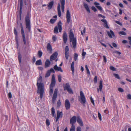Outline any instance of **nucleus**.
<instances>
[{
  "label": "nucleus",
  "mask_w": 131,
  "mask_h": 131,
  "mask_svg": "<svg viewBox=\"0 0 131 131\" xmlns=\"http://www.w3.org/2000/svg\"><path fill=\"white\" fill-rule=\"evenodd\" d=\"M56 83V81L54 75H53L52 77L51 83L50 85V86L53 87L55 85Z\"/></svg>",
  "instance_id": "obj_12"
},
{
  "label": "nucleus",
  "mask_w": 131,
  "mask_h": 131,
  "mask_svg": "<svg viewBox=\"0 0 131 131\" xmlns=\"http://www.w3.org/2000/svg\"><path fill=\"white\" fill-rule=\"evenodd\" d=\"M81 128L80 127H78L77 128V131H81Z\"/></svg>",
  "instance_id": "obj_62"
},
{
  "label": "nucleus",
  "mask_w": 131,
  "mask_h": 131,
  "mask_svg": "<svg viewBox=\"0 0 131 131\" xmlns=\"http://www.w3.org/2000/svg\"><path fill=\"white\" fill-rule=\"evenodd\" d=\"M91 9L92 10H93L94 12H95L97 11V10L96 8L94 6H92L91 7Z\"/></svg>",
  "instance_id": "obj_45"
},
{
  "label": "nucleus",
  "mask_w": 131,
  "mask_h": 131,
  "mask_svg": "<svg viewBox=\"0 0 131 131\" xmlns=\"http://www.w3.org/2000/svg\"><path fill=\"white\" fill-rule=\"evenodd\" d=\"M127 99H131V95L130 94H128L127 96Z\"/></svg>",
  "instance_id": "obj_59"
},
{
  "label": "nucleus",
  "mask_w": 131,
  "mask_h": 131,
  "mask_svg": "<svg viewBox=\"0 0 131 131\" xmlns=\"http://www.w3.org/2000/svg\"><path fill=\"white\" fill-rule=\"evenodd\" d=\"M115 22L117 24L119 25L120 26L122 25V24L119 21H115Z\"/></svg>",
  "instance_id": "obj_58"
},
{
  "label": "nucleus",
  "mask_w": 131,
  "mask_h": 131,
  "mask_svg": "<svg viewBox=\"0 0 131 131\" xmlns=\"http://www.w3.org/2000/svg\"><path fill=\"white\" fill-rule=\"evenodd\" d=\"M113 75L114 77L116 78L119 79H120V78L118 74L116 73H114L113 74Z\"/></svg>",
  "instance_id": "obj_35"
},
{
  "label": "nucleus",
  "mask_w": 131,
  "mask_h": 131,
  "mask_svg": "<svg viewBox=\"0 0 131 131\" xmlns=\"http://www.w3.org/2000/svg\"><path fill=\"white\" fill-rule=\"evenodd\" d=\"M53 68L56 71H59L61 72H63V71L61 68L58 67L57 64H56L54 66Z\"/></svg>",
  "instance_id": "obj_17"
},
{
  "label": "nucleus",
  "mask_w": 131,
  "mask_h": 131,
  "mask_svg": "<svg viewBox=\"0 0 131 131\" xmlns=\"http://www.w3.org/2000/svg\"><path fill=\"white\" fill-rule=\"evenodd\" d=\"M23 4V0H20V14L21 15V9L22 8Z\"/></svg>",
  "instance_id": "obj_25"
},
{
  "label": "nucleus",
  "mask_w": 131,
  "mask_h": 131,
  "mask_svg": "<svg viewBox=\"0 0 131 131\" xmlns=\"http://www.w3.org/2000/svg\"><path fill=\"white\" fill-rule=\"evenodd\" d=\"M74 61H73L71 63V69L72 73H73L74 72Z\"/></svg>",
  "instance_id": "obj_27"
},
{
  "label": "nucleus",
  "mask_w": 131,
  "mask_h": 131,
  "mask_svg": "<svg viewBox=\"0 0 131 131\" xmlns=\"http://www.w3.org/2000/svg\"><path fill=\"white\" fill-rule=\"evenodd\" d=\"M90 100H91V101L93 105H94V101L93 100V99H92V98L91 96L90 97Z\"/></svg>",
  "instance_id": "obj_54"
},
{
  "label": "nucleus",
  "mask_w": 131,
  "mask_h": 131,
  "mask_svg": "<svg viewBox=\"0 0 131 131\" xmlns=\"http://www.w3.org/2000/svg\"><path fill=\"white\" fill-rule=\"evenodd\" d=\"M77 122L81 126H83V123L82 120L81 119L80 117L79 116H77Z\"/></svg>",
  "instance_id": "obj_16"
},
{
  "label": "nucleus",
  "mask_w": 131,
  "mask_h": 131,
  "mask_svg": "<svg viewBox=\"0 0 131 131\" xmlns=\"http://www.w3.org/2000/svg\"><path fill=\"white\" fill-rule=\"evenodd\" d=\"M63 38L64 43H66L67 40V36L66 32H64L63 34Z\"/></svg>",
  "instance_id": "obj_19"
},
{
  "label": "nucleus",
  "mask_w": 131,
  "mask_h": 131,
  "mask_svg": "<svg viewBox=\"0 0 131 131\" xmlns=\"http://www.w3.org/2000/svg\"><path fill=\"white\" fill-rule=\"evenodd\" d=\"M61 9L62 12H64V5H65V0H61Z\"/></svg>",
  "instance_id": "obj_20"
},
{
  "label": "nucleus",
  "mask_w": 131,
  "mask_h": 131,
  "mask_svg": "<svg viewBox=\"0 0 131 131\" xmlns=\"http://www.w3.org/2000/svg\"><path fill=\"white\" fill-rule=\"evenodd\" d=\"M15 40L17 45H18V36H15Z\"/></svg>",
  "instance_id": "obj_48"
},
{
  "label": "nucleus",
  "mask_w": 131,
  "mask_h": 131,
  "mask_svg": "<svg viewBox=\"0 0 131 131\" xmlns=\"http://www.w3.org/2000/svg\"><path fill=\"white\" fill-rule=\"evenodd\" d=\"M69 37L70 42L72 41V45L74 48L76 47L77 41L76 38L74 37V35L72 32L70 31L69 34Z\"/></svg>",
  "instance_id": "obj_2"
},
{
  "label": "nucleus",
  "mask_w": 131,
  "mask_h": 131,
  "mask_svg": "<svg viewBox=\"0 0 131 131\" xmlns=\"http://www.w3.org/2000/svg\"><path fill=\"white\" fill-rule=\"evenodd\" d=\"M56 19H51L50 20V22L52 23L53 24L56 21Z\"/></svg>",
  "instance_id": "obj_43"
},
{
  "label": "nucleus",
  "mask_w": 131,
  "mask_h": 131,
  "mask_svg": "<svg viewBox=\"0 0 131 131\" xmlns=\"http://www.w3.org/2000/svg\"><path fill=\"white\" fill-rule=\"evenodd\" d=\"M50 71L49 70H48V71H47L45 77L46 78H47L49 77L50 76Z\"/></svg>",
  "instance_id": "obj_31"
},
{
  "label": "nucleus",
  "mask_w": 131,
  "mask_h": 131,
  "mask_svg": "<svg viewBox=\"0 0 131 131\" xmlns=\"http://www.w3.org/2000/svg\"><path fill=\"white\" fill-rule=\"evenodd\" d=\"M114 52L116 53L117 54L119 55H120L121 54V52L117 51H115Z\"/></svg>",
  "instance_id": "obj_60"
},
{
  "label": "nucleus",
  "mask_w": 131,
  "mask_h": 131,
  "mask_svg": "<svg viewBox=\"0 0 131 131\" xmlns=\"http://www.w3.org/2000/svg\"><path fill=\"white\" fill-rule=\"evenodd\" d=\"M69 56V53H65V57L67 60Z\"/></svg>",
  "instance_id": "obj_50"
},
{
  "label": "nucleus",
  "mask_w": 131,
  "mask_h": 131,
  "mask_svg": "<svg viewBox=\"0 0 131 131\" xmlns=\"http://www.w3.org/2000/svg\"><path fill=\"white\" fill-rule=\"evenodd\" d=\"M64 105L66 109L67 110H68L70 108V104L69 100L68 99H66L65 100Z\"/></svg>",
  "instance_id": "obj_8"
},
{
  "label": "nucleus",
  "mask_w": 131,
  "mask_h": 131,
  "mask_svg": "<svg viewBox=\"0 0 131 131\" xmlns=\"http://www.w3.org/2000/svg\"><path fill=\"white\" fill-rule=\"evenodd\" d=\"M42 52L40 50L38 51V56L40 58L42 56Z\"/></svg>",
  "instance_id": "obj_37"
},
{
  "label": "nucleus",
  "mask_w": 131,
  "mask_h": 131,
  "mask_svg": "<svg viewBox=\"0 0 131 131\" xmlns=\"http://www.w3.org/2000/svg\"><path fill=\"white\" fill-rule=\"evenodd\" d=\"M75 128L74 125H72L71 127L70 131H75Z\"/></svg>",
  "instance_id": "obj_32"
},
{
  "label": "nucleus",
  "mask_w": 131,
  "mask_h": 131,
  "mask_svg": "<svg viewBox=\"0 0 131 131\" xmlns=\"http://www.w3.org/2000/svg\"><path fill=\"white\" fill-rule=\"evenodd\" d=\"M85 28H84L83 30V31H81V34L82 35H83V34L85 33Z\"/></svg>",
  "instance_id": "obj_51"
},
{
  "label": "nucleus",
  "mask_w": 131,
  "mask_h": 131,
  "mask_svg": "<svg viewBox=\"0 0 131 131\" xmlns=\"http://www.w3.org/2000/svg\"><path fill=\"white\" fill-rule=\"evenodd\" d=\"M80 96L81 99H79V100L81 103L84 104L86 102V99L84 94L82 91H81L80 92Z\"/></svg>",
  "instance_id": "obj_5"
},
{
  "label": "nucleus",
  "mask_w": 131,
  "mask_h": 131,
  "mask_svg": "<svg viewBox=\"0 0 131 131\" xmlns=\"http://www.w3.org/2000/svg\"><path fill=\"white\" fill-rule=\"evenodd\" d=\"M53 4L54 2L53 1L49 3L48 5V9L50 10L52 8L53 5Z\"/></svg>",
  "instance_id": "obj_22"
},
{
  "label": "nucleus",
  "mask_w": 131,
  "mask_h": 131,
  "mask_svg": "<svg viewBox=\"0 0 131 131\" xmlns=\"http://www.w3.org/2000/svg\"><path fill=\"white\" fill-rule=\"evenodd\" d=\"M69 51V49L68 46H67L66 47L65 50V53H69L68 51Z\"/></svg>",
  "instance_id": "obj_34"
},
{
  "label": "nucleus",
  "mask_w": 131,
  "mask_h": 131,
  "mask_svg": "<svg viewBox=\"0 0 131 131\" xmlns=\"http://www.w3.org/2000/svg\"><path fill=\"white\" fill-rule=\"evenodd\" d=\"M58 89H55V90L53 94H57Z\"/></svg>",
  "instance_id": "obj_63"
},
{
  "label": "nucleus",
  "mask_w": 131,
  "mask_h": 131,
  "mask_svg": "<svg viewBox=\"0 0 131 131\" xmlns=\"http://www.w3.org/2000/svg\"><path fill=\"white\" fill-rule=\"evenodd\" d=\"M37 93L40 94L41 99L42 98L44 93V85L42 82V78L40 76L37 80Z\"/></svg>",
  "instance_id": "obj_1"
},
{
  "label": "nucleus",
  "mask_w": 131,
  "mask_h": 131,
  "mask_svg": "<svg viewBox=\"0 0 131 131\" xmlns=\"http://www.w3.org/2000/svg\"><path fill=\"white\" fill-rule=\"evenodd\" d=\"M57 95L53 94L52 97V102L53 103H54L57 97Z\"/></svg>",
  "instance_id": "obj_29"
},
{
  "label": "nucleus",
  "mask_w": 131,
  "mask_h": 131,
  "mask_svg": "<svg viewBox=\"0 0 131 131\" xmlns=\"http://www.w3.org/2000/svg\"><path fill=\"white\" fill-rule=\"evenodd\" d=\"M58 79L59 82H60L61 80V77L60 75H58Z\"/></svg>",
  "instance_id": "obj_40"
},
{
  "label": "nucleus",
  "mask_w": 131,
  "mask_h": 131,
  "mask_svg": "<svg viewBox=\"0 0 131 131\" xmlns=\"http://www.w3.org/2000/svg\"><path fill=\"white\" fill-rule=\"evenodd\" d=\"M94 5H95L96 7L99 10H102V7L100 6V4L97 2H94Z\"/></svg>",
  "instance_id": "obj_18"
},
{
  "label": "nucleus",
  "mask_w": 131,
  "mask_h": 131,
  "mask_svg": "<svg viewBox=\"0 0 131 131\" xmlns=\"http://www.w3.org/2000/svg\"><path fill=\"white\" fill-rule=\"evenodd\" d=\"M103 88V81L102 80H101L100 81L99 83V88L97 89V90L98 92H99V91H101Z\"/></svg>",
  "instance_id": "obj_13"
},
{
  "label": "nucleus",
  "mask_w": 131,
  "mask_h": 131,
  "mask_svg": "<svg viewBox=\"0 0 131 131\" xmlns=\"http://www.w3.org/2000/svg\"><path fill=\"white\" fill-rule=\"evenodd\" d=\"M61 104V103L60 101V100H59L57 103V106H58L59 107L60 106Z\"/></svg>",
  "instance_id": "obj_56"
},
{
  "label": "nucleus",
  "mask_w": 131,
  "mask_h": 131,
  "mask_svg": "<svg viewBox=\"0 0 131 131\" xmlns=\"http://www.w3.org/2000/svg\"><path fill=\"white\" fill-rule=\"evenodd\" d=\"M51 62L49 59L46 60L45 63V67L47 68L50 65Z\"/></svg>",
  "instance_id": "obj_24"
},
{
  "label": "nucleus",
  "mask_w": 131,
  "mask_h": 131,
  "mask_svg": "<svg viewBox=\"0 0 131 131\" xmlns=\"http://www.w3.org/2000/svg\"><path fill=\"white\" fill-rule=\"evenodd\" d=\"M14 33L15 35V36H18L17 32L15 28L14 29Z\"/></svg>",
  "instance_id": "obj_41"
},
{
  "label": "nucleus",
  "mask_w": 131,
  "mask_h": 131,
  "mask_svg": "<svg viewBox=\"0 0 131 131\" xmlns=\"http://www.w3.org/2000/svg\"><path fill=\"white\" fill-rule=\"evenodd\" d=\"M58 54V53L57 52H55L53 53L50 57V61H52L55 59L57 58Z\"/></svg>",
  "instance_id": "obj_14"
},
{
  "label": "nucleus",
  "mask_w": 131,
  "mask_h": 131,
  "mask_svg": "<svg viewBox=\"0 0 131 131\" xmlns=\"http://www.w3.org/2000/svg\"><path fill=\"white\" fill-rule=\"evenodd\" d=\"M35 64L36 65H41L42 64L41 60L40 59L37 60Z\"/></svg>",
  "instance_id": "obj_28"
},
{
  "label": "nucleus",
  "mask_w": 131,
  "mask_h": 131,
  "mask_svg": "<svg viewBox=\"0 0 131 131\" xmlns=\"http://www.w3.org/2000/svg\"><path fill=\"white\" fill-rule=\"evenodd\" d=\"M66 18L67 23H69L71 20V15L69 10H67V11Z\"/></svg>",
  "instance_id": "obj_10"
},
{
  "label": "nucleus",
  "mask_w": 131,
  "mask_h": 131,
  "mask_svg": "<svg viewBox=\"0 0 131 131\" xmlns=\"http://www.w3.org/2000/svg\"><path fill=\"white\" fill-rule=\"evenodd\" d=\"M83 6L86 11L89 13H90V11L88 5L85 3H84Z\"/></svg>",
  "instance_id": "obj_23"
},
{
  "label": "nucleus",
  "mask_w": 131,
  "mask_h": 131,
  "mask_svg": "<svg viewBox=\"0 0 131 131\" xmlns=\"http://www.w3.org/2000/svg\"><path fill=\"white\" fill-rule=\"evenodd\" d=\"M103 25L104 26L106 27V28H109V27L107 25V22L105 23H104Z\"/></svg>",
  "instance_id": "obj_55"
},
{
  "label": "nucleus",
  "mask_w": 131,
  "mask_h": 131,
  "mask_svg": "<svg viewBox=\"0 0 131 131\" xmlns=\"http://www.w3.org/2000/svg\"><path fill=\"white\" fill-rule=\"evenodd\" d=\"M26 25V28L28 29L29 31H30V21L29 18L28 16H26L25 18Z\"/></svg>",
  "instance_id": "obj_4"
},
{
  "label": "nucleus",
  "mask_w": 131,
  "mask_h": 131,
  "mask_svg": "<svg viewBox=\"0 0 131 131\" xmlns=\"http://www.w3.org/2000/svg\"><path fill=\"white\" fill-rule=\"evenodd\" d=\"M8 97L9 99H11L12 98V93L10 92L8 93Z\"/></svg>",
  "instance_id": "obj_53"
},
{
  "label": "nucleus",
  "mask_w": 131,
  "mask_h": 131,
  "mask_svg": "<svg viewBox=\"0 0 131 131\" xmlns=\"http://www.w3.org/2000/svg\"><path fill=\"white\" fill-rule=\"evenodd\" d=\"M107 32L108 35L110 38H112L114 37L115 35L114 33L112 30H110V31H107Z\"/></svg>",
  "instance_id": "obj_15"
},
{
  "label": "nucleus",
  "mask_w": 131,
  "mask_h": 131,
  "mask_svg": "<svg viewBox=\"0 0 131 131\" xmlns=\"http://www.w3.org/2000/svg\"><path fill=\"white\" fill-rule=\"evenodd\" d=\"M118 90L120 92H124L122 88H118Z\"/></svg>",
  "instance_id": "obj_52"
},
{
  "label": "nucleus",
  "mask_w": 131,
  "mask_h": 131,
  "mask_svg": "<svg viewBox=\"0 0 131 131\" xmlns=\"http://www.w3.org/2000/svg\"><path fill=\"white\" fill-rule=\"evenodd\" d=\"M57 10L58 13V15L59 17H60L61 15V13L60 10V5L59 3L58 4V6L57 7Z\"/></svg>",
  "instance_id": "obj_21"
},
{
  "label": "nucleus",
  "mask_w": 131,
  "mask_h": 131,
  "mask_svg": "<svg viewBox=\"0 0 131 131\" xmlns=\"http://www.w3.org/2000/svg\"><path fill=\"white\" fill-rule=\"evenodd\" d=\"M52 39L54 41L56 40V37L55 36H53L52 37Z\"/></svg>",
  "instance_id": "obj_64"
},
{
  "label": "nucleus",
  "mask_w": 131,
  "mask_h": 131,
  "mask_svg": "<svg viewBox=\"0 0 131 131\" xmlns=\"http://www.w3.org/2000/svg\"><path fill=\"white\" fill-rule=\"evenodd\" d=\"M97 81V76H96L95 77L94 80V82L95 83H96Z\"/></svg>",
  "instance_id": "obj_44"
},
{
  "label": "nucleus",
  "mask_w": 131,
  "mask_h": 131,
  "mask_svg": "<svg viewBox=\"0 0 131 131\" xmlns=\"http://www.w3.org/2000/svg\"><path fill=\"white\" fill-rule=\"evenodd\" d=\"M62 24L61 21H59L58 23V26H55L54 28V33L57 34L58 33V28L59 31L60 32H61L62 30Z\"/></svg>",
  "instance_id": "obj_3"
},
{
  "label": "nucleus",
  "mask_w": 131,
  "mask_h": 131,
  "mask_svg": "<svg viewBox=\"0 0 131 131\" xmlns=\"http://www.w3.org/2000/svg\"><path fill=\"white\" fill-rule=\"evenodd\" d=\"M98 15L99 17H101L102 18H105V16H103L101 14H98Z\"/></svg>",
  "instance_id": "obj_57"
},
{
  "label": "nucleus",
  "mask_w": 131,
  "mask_h": 131,
  "mask_svg": "<svg viewBox=\"0 0 131 131\" xmlns=\"http://www.w3.org/2000/svg\"><path fill=\"white\" fill-rule=\"evenodd\" d=\"M53 87L52 86H50V87L49 94L51 96L52 95L53 93Z\"/></svg>",
  "instance_id": "obj_30"
},
{
  "label": "nucleus",
  "mask_w": 131,
  "mask_h": 131,
  "mask_svg": "<svg viewBox=\"0 0 131 131\" xmlns=\"http://www.w3.org/2000/svg\"><path fill=\"white\" fill-rule=\"evenodd\" d=\"M119 34H121L123 35H126V33L125 32L122 31H120L119 32Z\"/></svg>",
  "instance_id": "obj_38"
},
{
  "label": "nucleus",
  "mask_w": 131,
  "mask_h": 131,
  "mask_svg": "<svg viewBox=\"0 0 131 131\" xmlns=\"http://www.w3.org/2000/svg\"><path fill=\"white\" fill-rule=\"evenodd\" d=\"M15 40L17 45H18V36H15Z\"/></svg>",
  "instance_id": "obj_47"
},
{
  "label": "nucleus",
  "mask_w": 131,
  "mask_h": 131,
  "mask_svg": "<svg viewBox=\"0 0 131 131\" xmlns=\"http://www.w3.org/2000/svg\"><path fill=\"white\" fill-rule=\"evenodd\" d=\"M77 120V117L75 116H73L70 119V123L72 125H74V124L76 122Z\"/></svg>",
  "instance_id": "obj_11"
},
{
  "label": "nucleus",
  "mask_w": 131,
  "mask_h": 131,
  "mask_svg": "<svg viewBox=\"0 0 131 131\" xmlns=\"http://www.w3.org/2000/svg\"><path fill=\"white\" fill-rule=\"evenodd\" d=\"M55 113V110L54 107H53L51 109V114L53 117Z\"/></svg>",
  "instance_id": "obj_33"
},
{
  "label": "nucleus",
  "mask_w": 131,
  "mask_h": 131,
  "mask_svg": "<svg viewBox=\"0 0 131 131\" xmlns=\"http://www.w3.org/2000/svg\"><path fill=\"white\" fill-rule=\"evenodd\" d=\"M98 116L100 121L102 120V117L100 113L98 112Z\"/></svg>",
  "instance_id": "obj_46"
},
{
  "label": "nucleus",
  "mask_w": 131,
  "mask_h": 131,
  "mask_svg": "<svg viewBox=\"0 0 131 131\" xmlns=\"http://www.w3.org/2000/svg\"><path fill=\"white\" fill-rule=\"evenodd\" d=\"M62 116V112H60L58 111L57 112V117L56 118L55 121L57 122L58 121L59 118H61Z\"/></svg>",
  "instance_id": "obj_9"
},
{
  "label": "nucleus",
  "mask_w": 131,
  "mask_h": 131,
  "mask_svg": "<svg viewBox=\"0 0 131 131\" xmlns=\"http://www.w3.org/2000/svg\"><path fill=\"white\" fill-rule=\"evenodd\" d=\"M78 56V54L77 53H75L74 56V59L75 61H76L77 59Z\"/></svg>",
  "instance_id": "obj_36"
},
{
  "label": "nucleus",
  "mask_w": 131,
  "mask_h": 131,
  "mask_svg": "<svg viewBox=\"0 0 131 131\" xmlns=\"http://www.w3.org/2000/svg\"><path fill=\"white\" fill-rule=\"evenodd\" d=\"M110 68L111 70L112 71H115L116 70L115 69L113 66H110Z\"/></svg>",
  "instance_id": "obj_49"
},
{
  "label": "nucleus",
  "mask_w": 131,
  "mask_h": 131,
  "mask_svg": "<svg viewBox=\"0 0 131 131\" xmlns=\"http://www.w3.org/2000/svg\"><path fill=\"white\" fill-rule=\"evenodd\" d=\"M103 59H104V61L105 62H106L107 61V59H106V57L105 56H103Z\"/></svg>",
  "instance_id": "obj_61"
},
{
  "label": "nucleus",
  "mask_w": 131,
  "mask_h": 131,
  "mask_svg": "<svg viewBox=\"0 0 131 131\" xmlns=\"http://www.w3.org/2000/svg\"><path fill=\"white\" fill-rule=\"evenodd\" d=\"M64 88V90H67L70 94H73V92L70 88V86L69 83H67Z\"/></svg>",
  "instance_id": "obj_7"
},
{
  "label": "nucleus",
  "mask_w": 131,
  "mask_h": 131,
  "mask_svg": "<svg viewBox=\"0 0 131 131\" xmlns=\"http://www.w3.org/2000/svg\"><path fill=\"white\" fill-rule=\"evenodd\" d=\"M46 125L47 126H49L50 125V123L49 120L48 119H47L46 121Z\"/></svg>",
  "instance_id": "obj_39"
},
{
  "label": "nucleus",
  "mask_w": 131,
  "mask_h": 131,
  "mask_svg": "<svg viewBox=\"0 0 131 131\" xmlns=\"http://www.w3.org/2000/svg\"><path fill=\"white\" fill-rule=\"evenodd\" d=\"M18 60H19V61L20 63L21 62V55L20 54H19L18 55Z\"/></svg>",
  "instance_id": "obj_42"
},
{
  "label": "nucleus",
  "mask_w": 131,
  "mask_h": 131,
  "mask_svg": "<svg viewBox=\"0 0 131 131\" xmlns=\"http://www.w3.org/2000/svg\"><path fill=\"white\" fill-rule=\"evenodd\" d=\"M47 49L48 51H51L52 50L51 46L50 43H48L47 46Z\"/></svg>",
  "instance_id": "obj_26"
},
{
  "label": "nucleus",
  "mask_w": 131,
  "mask_h": 131,
  "mask_svg": "<svg viewBox=\"0 0 131 131\" xmlns=\"http://www.w3.org/2000/svg\"><path fill=\"white\" fill-rule=\"evenodd\" d=\"M20 27L21 30V33L22 36L24 44L25 45L26 44V39L25 37V34L24 33V28L22 24L21 23H20Z\"/></svg>",
  "instance_id": "obj_6"
}]
</instances>
